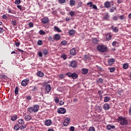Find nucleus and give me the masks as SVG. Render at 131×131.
I'll return each mask as SVG.
<instances>
[{"mask_svg": "<svg viewBox=\"0 0 131 131\" xmlns=\"http://www.w3.org/2000/svg\"><path fill=\"white\" fill-rule=\"evenodd\" d=\"M104 6H105V8L108 9V8H110V7H111V4H110V2H106L105 3Z\"/></svg>", "mask_w": 131, "mask_h": 131, "instance_id": "nucleus-21", "label": "nucleus"}, {"mask_svg": "<svg viewBox=\"0 0 131 131\" xmlns=\"http://www.w3.org/2000/svg\"><path fill=\"white\" fill-rule=\"evenodd\" d=\"M103 108L105 111L109 110V109H110V105H109V104L108 103H105L103 105Z\"/></svg>", "mask_w": 131, "mask_h": 131, "instance_id": "nucleus-14", "label": "nucleus"}, {"mask_svg": "<svg viewBox=\"0 0 131 131\" xmlns=\"http://www.w3.org/2000/svg\"><path fill=\"white\" fill-rule=\"evenodd\" d=\"M29 79L27 78L23 80L21 82L22 86H26L28 83H29Z\"/></svg>", "mask_w": 131, "mask_h": 131, "instance_id": "nucleus-5", "label": "nucleus"}, {"mask_svg": "<svg viewBox=\"0 0 131 131\" xmlns=\"http://www.w3.org/2000/svg\"><path fill=\"white\" fill-rule=\"evenodd\" d=\"M113 19L114 21H117L118 19H117V16H115L113 17Z\"/></svg>", "mask_w": 131, "mask_h": 131, "instance_id": "nucleus-61", "label": "nucleus"}, {"mask_svg": "<svg viewBox=\"0 0 131 131\" xmlns=\"http://www.w3.org/2000/svg\"><path fill=\"white\" fill-rule=\"evenodd\" d=\"M5 31V29L3 28H0V33H3Z\"/></svg>", "mask_w": 131, "mask_h": 131, "instance_id": "nucleus-58", "label": "nucleus"}, {"mask_svg": "<svg viewBox=\"0 0 131 131\" xmlns=\"http://www.w3.org/2000/svg\"><path fill=\"white\" fill-rule=\"evenodd\" d=\"M69 33L70 35H73L75 33V31L74 30H71L69 31Z\"/></svg>", "mask_w": 131, "mask_h": 131, "instance_id": "nucleus-30", "label": "nucleus"}, {"mask_svg": "<svg viewBox=\"0 0 131 131\" xmlns=\"http://www.w3.org/2000/svg\"><path fill=\"white\" fill-rule=\"evenodd\" d=\"M18 92H19V88H18V86H16L15 89V94L18 95Z\"/></svg>", "mask_w": 131, "mask_h": 131, "instance_id": "nucleus-39", "label": "nucleus"}, {"mask_svg": "<svg viewBox=\"0 0 131 131\" xmlns=\"http://www.w3.org/2000/svg\"><path fill=\"white\" fill-rule=\"evenodd\" d=\"M61 45L62 46H67V41L63 40L60 42Z\"/></svg>", "mask_w": 131, "mask_h": 131, "instance_id": "nucleus-35", "label": "nucleus"}, {"mask_svg": "<svg viewBox=\"0 0 131 131\" xmlns=\"http://www.w3.org/2000/svg\"><path fill=\"white\" fill-rule=\"evenodd\" d=\"M91 9H94V10H98V7H97V6H96V5H93Z\"/></svg>", "mask_w": 131, "mask_h": 131, "instance_id": "nucleus-51", "label": "nucleus"}, {"mask_svg": "<svg viewBox=\"0 0 131 131\" xmlns=\"http://www.w3.org/2000/svg\"><path fill=\"white\" fill-rule=\"evenodd\" d=\"M97 82H98V83H102L103 82V79H102L101 78H100L98 80H97Z\"/></svg>", "mask_w": 131, "mask_h": 131, "instance_id": "nucleus-48", "label": "nucleus"}, {"mask_svg": "<svg viewBox=\"0 0 131 131\" xmlns=\"http://www.w3.org/2000/svg\"><path fill=\"white\" fill-rule=\"evenodd\" d=\"M54 31H57V32H62V31L57 26H54Z\"/></svg>", "mask_w": 131, "mask_h": 131, "instance_id": "nucleus-23", "label": "nucleus"}, {"mask_svg": "<svg viewBox=\"0 0 131 131\" xmlns=\"http://www.w3.org/2000/svg\"><path fill=\"white\" fill-rule=\"evenodd\" d=\"M19 128L20 129H21V130H22V129H24V128H26V126H24L23 125L21 126H19Z\"/></svg>", "mask_w": 131, "mask_h": 131, "instance_id": "nucleus-57", "label": "nucleus"}, {"mask_svg": "<svg viewBox=\"0 0 131 131\" xmlns=\"http://www.w3.org/2000/svg\"><path fill=\"white\" fill-rule=\"evenodd\" d=\"M71 67L74 68L77 67V62L75 60L72 61L70 63Z\"/></svg>", "mask_w": 131, "mask_h": 131, "instance_id": "nucleus-13", "label": "nucleus"}, {"mask_svg": "<svg viewBox=\"0 0 131 131\" xmlns=\"http://www.w3.org/2000/svg\"><path fill=\"white\" fill-rule=\"evenodd\" d=\"M55 102V103H59V98L58 97H55L54 98Z\"/></svg>", "mask_w": 131, "mask_h": 131, "instance_id": "nucleus-54", "label": "nucleus"}, {"mask_svg": "<svg viewBox=\"0 0 131 131\" xmlns=\"http://www.w3.org/2000/svg\"><path fill=\"white\" fill-rule=\"evenodd\" d=\"M29 26L30 28H32V27H33V26H34L33 23H32V22H30L29 23Z\"/></svg>", "mask_w": 131, "mask_h": 131, "instance_id": "nucleus-47", "label": "nucleus"}, {"mask_svg": "<svg viewBox=\"0 0 131 131\" xmlns=\"http://www.w3.org/2000/svg\"><path fill=\"white\" fill-rule=\"evenodd\" d=\"M54 39L56 41H58L59 39H61V35L59 34H56L53 35Z\"/></svg>", "mask_w": 131, "mask_h": 131, "instance_id": "nucleus-7", "label": "nucleus"}, {"mask_svg": "<svg viewBox=\"0 0 131 131\" xmlns=\"http://www.w3.org/2000/svg\"><path fill=\"white\" fill-rule=\"evenodd\" d=\"M123 68L124 69H127L128 68V63H124L123 66Z\"/></svg>", "mask_w": 131, "mask_h": 131, "instance_id": "nucleus-36", "label": "nucleus"}, {"mask_svg": "<svg viewBox=\"0 0 131 131\" xmlns=\"http://www.w3.org/2000/svg\"><path fill=\"white\" fill-rule=\"evenodd\" d=\"M17 118H18V116H17V115H14L11 117L10 119L12 121H15V120H17Z\"/></svg>", "mask_w": 131, "mask_h": 131, "instance_id": "nucleus-18", "label": "nucleus"}, {"mask_svg": "<svg viewBox=\"0 0 131 131\" xmlns=\"http://www.w3.org/2000/svg\"><path fill=\"white\" fill-rule=\"evenodd\" d=\"M11 24L13 26H16V25H17V20H12L11 21Z\"/></svg>", "mask_w": 131, "mask_h": 131, "instance_id": "nucleus-31", "label": "nucleus"}, {"mask_svg": "<svg viewBox=\"0 0 131 131\" xmlns=\"http://www.w3.org/2000/svg\"><path fill=\"white\" fill-rule=\"evenodd\" d=\"M39 33L40 35H45V34H46V32H45L42 30H40L39 31Z\"/></svg>", "mask_w": 131, "mask_h": 131, "instance_id": "nucleus-32", "label": "nucleus"}, {"mask_svg": "<svg viewBox=\"0 0 131 131\" xmlns=\"http://www.w3.org/2000/svg\"><path fill=\"white\" fill-rule=\"evenodd\" d=\"M59 4H65L66 0H58Z\"/></svg>", "mask_w": 131, "mask_h": 131, "instance_id": "nucleus-49", "label": "nucleus"}, {"mask_svg": "<svg viewBox=\"0 0 131 131\" xmlns=\"http://www.w3.org/2000/svg\"><path fill=\"white\" fill-rule=\"evenodd\" d=\"M109 70L110 72H114L115 71V68H110Z\"/></svg>", "mask_w": 131, "mask_h": 131, "instance_id": "nucleus-41", "label": "nucleus"}, {"mask_svg": "<svg viewBox=\"0 0 131 131\" xmlns=\"http://www.w3.org/2000/svg\"><path fill=\"white\" fill-rule=\"evenodd\" d=\"M87 5L89 6L90 8H92V7H93V2H90L89 3H88Z\"/></svg>", "mask_w": 131, "mask_h": 131, "instance_id": "nucleus-44", "label": "nucleus"}, {"mask_svg": "<svg viewBox=\"0 0 131 131\" xmlns=\"http://www.w3.org/2000/svg\"><path fill=\"white\" fill-rule=\"evenodd\" d=\"M93 42L94 43H98V42L100 41L97 38H93L92 39Z\"/></svg>", "mask_w": 131, "mask_h": 131, "instance_id": "nucleus-26", "label": "nucleus"}, {"mask_svg": "<svg viewBox=\"0 0 131 131\" xmlns=\"http://www.w3.org/2000/svg\"><path fill=\"white\" fill-rule=\"evenodd\" d=\"M61 58L63 59V60H66V59H67V55L63 54L61 56Z\"/></svg>", "mask_w": 131, "mask_h": 131, "instance_id": "nucleus-42", "label": "nucleus"}, {"mask_svg": "<svg viewBox=\"0 0 131 131\" xmlns=\"http://www.w3.org/2000/svg\"><path fill=\"white\" fill-rule=\"evenodd\" d=\"M106 38L107 40H110L112 38V36L110 34H107L106 35Z\"/></svg>", "mask_w": 131, "mask_h": 131, "instance_id": "nucleus-24", "label": "nucleus"}, {"mask_svg": "<svg viewBox=\"0 0 131 131\" xmlns=\"http://www.w3.org/2000/svg\"><path fill=\"white\" fill-rule=\"evenodd\" d=\"M39 109V106L37 104L34 105L33 107H30L28 108V112L30 113H32V112H38Z\"/></svg>", "mask_w": 131, "mask_h": 131, "instance_id": "nucleus-3", "label": "nucleus"}, {"mask_svg": "<svg viewBox=\"0 0 131 131\" xmlns=\"http://www.w3.org/2000/svg\"><path fill=\"white\" fill-rule=\"evenodd\" d=\"M70 54L71 56H75L76 55V50L75 48H73L70 51Z\"/></svg>", "mask_w": 131, "mask_h": 131, "instance_id": "nucleus-11", "label": "nucleus"}, {"mask_svg": "<svg viewBox=\"0 0 131 131\" xmlns=\"http://www.w3.org/2000/svg\"><path fill=\"white\" fill-rule=\"evenodd\" d=\"M57 112L59 114H65L66 113V109L64 107H60L57 109Z\"/></svg>", "mask_w": 131, "mask_h": 131, "instance_id": "nucleus-6", "label": "nucleus"}, {"mask_svg": "<svg viewBox=\"0 0 131 131\" xmlns=\"http://www.w3.org/2000/svg\"><path fill=\"white\" fill-rule=\"evenodd\" d=\"M115 10H116V8L113 7V8L110 9V12L111 13H113V12H114Z\"/></svg>", "mask_w": 131, "mask_h": 131, "instance_id": "nucleus-53", "label": "nucleus"}, {"mask_svg": "<svg viewBox=\"0 0 131 131\" xmlns=\"http://www.w3.org/2000/svg\"><path fill=\"white\" fill-rule=\"evenodd\" d=\"M15 46L16 47H19V46H20V42L17 41V42H15Z\"/></svg>", "mask_w": 131, "mask_h": 131, "instance_id": "nucleus-63", "label": "nucleus"}, {"mask_svg": "<svg viewBox=\"0 0 131 131\" xmlns=\"http://www.w3.org/2000/svg\"><path fill=\"white\" fill-rule=\"evenodd\" d=\"M36 91H37V87L36 86H34L32 89V92H36Z\"/></svg>", "mask_w": 131, "mask_h": 131, "instance_id": "nucleus-50", "label": "nucleus"}, {"mask_svg": "<svg viewBox=\"0 0 131 131\" xmlns=\"http://www.w3.org/2000/svg\"><path fill=\"white\" fill-rule=\"evenodd\" d=\"M69 14L70 15L71 17H74V15H75V12L71 11L69 12Z\"/></svg>", "mask_w": 131, "mask_h": 131, "instance_id": "nucleus-34", "label": "nucleus"}, {"mask_svg": "<svg viewBox=\"0 0 131 131\" xmlns=\"http://www.w3.org/2000/svg\"><path fill=\"white\" fill-rule=\"evenodd\" d=\"M2 18H3V19H7V15L6 14H4L2 16Z\"/></svg>", "mask_w": 131, "mask_h": 131, "instance_id": "nucleus-64", "label": "nucleus"}, {"mask_svg": "<svg viewBox=\"0 0 131 131\" xmlns=\"http://www.w3.org/2000/svg\"><path fill=\"white\" fill-rule=\"evenodd\" d=\"M106 128L107 129H108V130H110V129H111V125L108 124L106 126Z\"/></svg>", "mask_w": 131, "mask_h": 131, "instance_id": "nucleus-56", "label": "nucleus"}, {"mask_svg": "<svg viewBox=\"0 0 131 131\" xmlns=\"http://www.w3.org/2000/svg\"><path fill=\"white\" fill-rule=\"evenodd\" d=\"M74 129H75V128L74 127V126H71L70 127L71 131H74Z\"/></svg>", "mask_w": 131, "mask_h": 131, "instance_id": "nucleus-62", "label": "nucleus"}, {"mask_svg": "<svg viewBox=\"0 0 131 131\" xmlns=\"http://www.w3.org/2000/svg\"><path fill=\"white\" fill-rule=\"evenodd\" d=\"M95 130H96V129L93 126L90 127L89 129V131H95Z\"/></svg>", "mask_w": 131, "mask_h": 131, "instance_id": "nucleus-46", "label": "nucleus"}, {"mask_svg": "<svg viewBox=\"0 0 131 131\" xmlns=\"http://www.w3.org/2000/svg\"><path fill=\"white\" fill-rule=\"evenodd\" d=\"M18 123H19V124H23V123H24V121L23 120V119H20L18 120Z\"/></svg>", "mask_w": 131, "mask_h": 131, "instance_id": "nucleus-45", "label": "nucleus"}, {"mask_svg": "<svg viewBox=\"0 0 131 131\" xmlns=\"http://www.w3.org/2000/svg\"><path fill=\"white\" fill-rule=\"evenodd\" d=\"M14 128L15 130H18V129L20 128V125L19 124H16L14 126Z\"/></svg>", "mask_w": 131, "mask_h": 131, "instance_id": "nucleus-25", "label": "nucleus"}, {"mask_svg": "<svg viewBox=\"0 0 131 131\" xmlns=\"http://www.w3.org/2000/svg\"><path fill=\"white\" fill-rule=\"evenodd\" d=\"M119 17L120 20H124L125 19V16L124 15H120Z\"/></svg>", "mask_w": 131, "mask_h": 131, "instance_id": "nucleus-38", "label": "nucleus"}, {"mask_svg": "<svg viewBox=\"0 0 131 131\" xmlns=\"http://www.w3.org/2000/svg\"><path fill=\"white\" fill-rule=\"evenodd\" d=\"M52 124V121L51 120H47L45 121V125L47 126H50Z\"/></svg>", "mask_w": 131, "mask_h": 131, "instance_id": "nucleus-16", "label": "nucleus"}, {"mask_svg": "<svg viewBox=\"0 0 131 131\" xmlns=\"http://www.w3.org/2000/svg\"><path fill=\"white\" fill-rule=\"evenodd\" d=\"M66 75H67L68 76H69V77H72V78H73V79H76V78H77V77H78V75H77L76 73H67Z\"/></svg>", "mask_w": 131, "mask_h": 131, "instance_id": "nucleus-4", "label": "nucleus"}, {"mask_svg": "<svg viewBox=\"0 0 131 131\" xmlns=\"http://www.w3.org/2000/svg\"><path fill=\"white\" fill-rule=\"evenodd\" d=\"M89 73V70L88 69H82V74H88Z\"/></svg>", "mask_w": 131, "mask_h": 131, "instance_id": "nucleus-19", "label": "nucleus"}, {"mask_svg": "<svg viewBox=\"0 0 131 131\" xmlns=\"http://www.w3.org/2000/svg\"><path fill=\"white\" fill-rule=\"evenodd\" d=\"M38 55L39 56V57H42V53L41 52H39L38 53Z\"/></svg>", "mask_w": 131, "mask_h": 131, "instance_id": "nucleus-60", "label": "nucleus"}, {"mask_svg": "<svg viewBox=\"0 0 131 131\" xmlns=\"http://www.w3.org/2000/svg\"><path fill=\"white\" fill-rule=\"evenodd\" d=\"M114 62H115V59L114 58H111L108 59L107 61L108 66H112V65H113L114 63Z\"/></svg>", "mask_w": 131, "mask_h": 131, "instance_id": "nucleus-9", "label": "nucleus"}, {"mask_svg": "<svg viewBox=\"0 0 131 131\" xmlns=\"http://www.w3.org/2000/svg\"><path fill=\"white\" fill-rule=\"evenodd\" d=\"M37 45L38 46H42V40H38Z\"/></svg>", "mask_w": 131, "mask_h": 131, "instance_id": "nucleus-40", "label": "nucleus"}, {"mask_svg": "<svg viewBox=\"0 0 131 131\" xmlns=\"http://www.w3.org/2000/svg\"><path fill=\"white\" fill-rule=\"evenodd\" d=\"M117 43V41H114L113 43H112V46L113 47H115V46H116V44Z\"/></svg>", "mask_w": 131, "mask_h": 131, "instance_id": "nucleus-59", "label": "nucleus"}, {"mask_svg": "<svg viewBox=\"0 0 131 131\" xmlns=\"http://www.w3.org/2000/svg\"><path fill=\"white\" fill-rule=\"evenodd\" d=\"M31 99H32V97H31V96H28L27 97V100L28 101H30V100H31Z\"/></svg>", "mask_w": 131, "mask_h": 131, "instance_id": "nucleus-55", "label": "nucleus"}, {"mask_svg": "<svg viewBox=\"0 0 131 131\" xmlns=\"http://www.w3.org/2000/svg\"><path fill=\"white\" fill-rule=\"evenodd\" d=\"M70 6L72 7V6H75V1L70 0Z\"/></svg>", "mask_w": 131, "mask_h": 131, "instance_id": "nucleus-22", "label": "nucleus"}, {"mask_svg": "<svg viewBox=\"0 0 131 131\" xmlns=\"http://www.w3.org/2000/svg\"><path fill=\"white\" fill-rule=\"evenodd\" d=\"M43 54L44 55H48V50H47V49H44V50H43Z\"/></svg>", "mask_w": 131, "mask_h": 131, "instance_id": "nucleus-52", "label": "nucleus"}, {"mask_svg": "<svg viewBox=\"0 0 131 131\" xmlns=\"http://www.w3.org/2000/svg\"><path fill=\"white\" fill-rule=\"evenodd\" d=\"M109 101H110V97L108 96L104 97V102H109Z\"/></svg>", "mask_w": 131, "mask_h": 131, "instance_id": "nucleus-29", "label": "nucleus"}, {"mask_svg": "<svg viewBox=\"0 0 131 131\" xmlns=\"http://www.w3.org/2000/svg\"><path fill=\"white\" fill-rule=\"evenodd\" d=\"M109 18H110V16H109V14H108V13H107L106 14H105L103 16L104 20H106L107 21H109Z\"/></svg>", "mask_w": 131, "mask_h": 131, "instance_id": "nucleus-17", "label": "nucleus"}, {"mask_svg": "<svg viewBox=\"0 0 131 131\" xmlns=\"http://www.w3.org/2000/svg\"><path fill=\"white\" fill-rule=\"evenodd\" d=\"M51 90H52V87L51 85L47 84L45 86V90L47 92L48 94H49L51 92Z\"/></svg>", "mask_w": 131, "mask_h": 131, "instance_id": "nucleus-10", "label": "nucleus"}, {"mask_svg": "<svg viewBox=\"0 0 131 131\" xmlns=\"http://www.w3.org/2000/svg\"><path fill=\"white\" fill-rule=\"evenodd\" d=\"M32 118L31 117V116H30V115L26 116L25 117V120H26V121H29V120H31Z\"/></svg>", "mask_w": 131, "mask_h": 131, "instance_id": "nucleus-20", "label": "nucleus"}, {"mask_svg": "<svg viewBox=\"0 0 131 131\" xmlns=\"http://www.w3.org/2000/svg\"><path fill=\"white\" fill-rule=\"evenodd\" d=\"M69 123H70V118H67L63 122V125L64 126H67V125H68V124H69Z\"/></svg>", "mask_w": 131, "mask_h": 131, "instance_id": "nucleus-8", "label": "nucleus"}, {"mask_svg": "<svg viewBox=\"0 0 131 131\" xmlns=\"http://www.w3.org/2000/svg\"><path fill=\"white\" fill-rule=\"evenodd\" d=\"M0 78L1 79H7L8 77L5 75H0Z\"/></svg>", "mask_w": 131, "mask_h": 131, "instance_id": "nucleus-28", "label": "nucleus"}, {"mask_svg": "<svg viewBox=\"0 0 131 131\" xmlns=\"http://www.w3.org/2000/svg\"><path fill=\"white\" fill-rule=\"evenodd\" d=\"M111 29H112V30H113V31H114L115 32H118V29H117V27H115L114 28V27H113V26H112L111 27Z\"/></svg>", "mask_w": 131, "mask_h": 131, "instance_id": "nucleus-27", "label": "nucleus"}, {"mask_svg": "<svg viewBox=\"0 0 131 131\" xmlns=\"http://www.w3.org/2000/svg\"><path fill=\"white\" fill-rule=\"evenodd\" d=\"M118 121L120 122V124L122 126L127 125L128 124V121L125 119V118L123 117H119Z\"/></svg>", "mask_w": 131, "mask_h": 131, "instance_id": "nucleus-2", "label": "nucleus"}, {"mask_svg": "<svg viewBox=\"0 0 131 131\" xmlns=\"http://www.w3.org/2000/svg\"><path fill=\"white\" fill-rule=\"evenodd\" d=\"M37 75L38 77H43L45 74L42 72L38 71L37 73Z\"/></svg>", "mask_w": 131, "mask_h": 131, "instance_id": "nucleus-15", "label": "nucleus"}, {"mask_svg": "<svg viewBox=\"0 0 131 131\" xmlns=\"http://www.w3.org/2000/svg\"><path fill=\"white\" fill-rule=\"evenodd\" d=\"M49 18L48 17H43L41 19V22L43 24H47L49 23Z\"/></svg>", "mask_w": 131, "mask_h": 131, "instance_id": "nucleus-12", "label": "nucleus"}, {"mask_svg": "<svg viewBox=\"0 0 131 131\" xmlns=\"http://www.w3.org/2000/svg\"><path fill=\"white\" fill-rule=\"evenodd\" d=\"M15 5H20L21 4V0H15Z\"/></svg>", "mask_w": 131, "mask_h": 131, "instance_id": "nucleus-43", "label": "nucleus"}, {"mask_svg": "<svg viewBox=\"0 0 131 131\" xmlns=\"http://www.w3.org/2000/svg\"><path fill=\"white\" fill-rule=\"evenodd\" d=\"M59 78L60 79H63V78H65V75L62 74L58 76Z\"/></svg>", "mask_w": 131, "mask_h": 131, "instance_id": "nucleus-37", "label": "nucleus"}, {"mask_svg": "<svg viewBox=\"0 0 131 131\" xmlns=\"http://www.w3.org/2000/svg\"><path fill=\"white\" fill-rule=\"evenodd\" d=\"M48 40H49V41L54 42V41L55 40V39H54V37H52V36H50L48 37Z\"/></svg>", "mask_w": 131, "mask_h": 131, "instance_id": "nucleus-33", "label": "nucleus"}, {"mask_svg": "<svg viewBox=\"0 0 131 131\" xmlns=\"http://www.w3.org/2000/svg\"><path fill=\"white\" fill-rule=\"evenodd\" d=\"M97 49L100 53H106L108 52V47L106 45H99L97 47Z\"/></svg>", "mask_w": 131, "mask_h": 131, "instance_id": "nucleus-1", "label": "nucleus"}]
</instances>
